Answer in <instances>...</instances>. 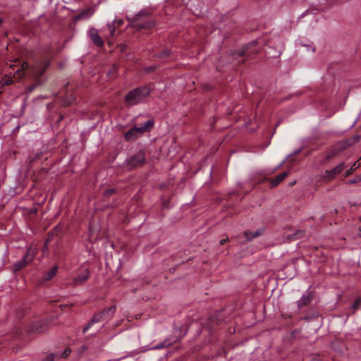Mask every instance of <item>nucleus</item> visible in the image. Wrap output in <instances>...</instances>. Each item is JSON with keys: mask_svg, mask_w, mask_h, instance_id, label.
I'll return each instance as SVG.
<instances>
[{"mask_svg": "<svg viewBox=\"0 0 361 361\" xmlns=\"http://www.w3.org/2000/svg\"><path fill=\"white\" fill-rule=\"evenodd\" d=\"M228 241V238L222 239L220 240V244L224 245L225 243Z\"/></svg>", "mask_w": 361, "mask_h": 361, "instance_id": "32", "label": "nucleus"}, {"mask_svg": "<svg viewBox=\"0 0 361 361\" xmlns=\"http://www.w3.org/2000/svg\"><path fill=\"white\" fill-rule=\"evenodd\" d=\"M345 168V164L344 162L340 163L336 167L331 170H326L325 171L324 178L327 180H331L334 179L337 175L340 174Z\"/></svg>", "mask_w": 361, "mask_h": 361, "instance_id": "7", "label": "nucleus"}, {"mask_svg": "<svg viewBox=\"0 0 361 361\" xmlns=\"http://www.w3.org/2000/svg\"><path fill=\"white\" fill-rule=\"evenodd\" d=\"M171 345H172V342L169 339L166 338L164 341L159 343V344H157L153 347H151L149 349L150 350H159V349H162V348H164L166 347H169Z\"/></svg>", "mask_w": 361, "mask_h": 361, "instance_id": "17", "label": "nucleus"}, {"mask_svg": "<svg viewBox=\"0 0 361 361\" xmlns=\"http://www.w3.org/2000/svg\"><path fill=\"white\" fill-rule=\"evenodd\" d=\"M360 181H361V174L357 176H356L353 179H350V180H348L346 182V183L348 184V185H353V184H355V183H357L358 182H360Z\"/></svg>", "mask_w": 361, "mask_h": 361, "instance_id": "24", "label": "nucleus"}, {"mask_svg": "<svg viewBox=\"0 0 361 361\" xmlns=\"http://www.w3.org/2000/svg\"><path fill=\"white\" fill-rule=\"evenodd\" d=\"M37 253V247L35 245H31L29 247L27 254L24 256V266L26 264L30 263L33 259L34 257Z\"/></svg>", "mask_w": 361, "mask_h": 361, "instance_id": "12", "label": "nucleus"}, {"mask_svg": "<svg viewBox=\"0 0 361 361\" xmlns=\"http://www.w3.org/2000/svg\"><path fill=\"white\" fill-rule=\"evenodd\" d=\"M90 278V271L88 269H85L80 274L73 279V285L80 286L84 283Z\"/></svg>", "mask_w": 361, "mask_h": 361, "instance_id": "10", "label": "nucleus"}, {"mask_svg": "<svg viewBox=\"0 0 361 361\" xmlns=\"http://www.w3.org/2000/svg\"><path fill=\"white\" fill-rule=\"evenodd\" d=\"M312 300V297L310 293L303 295L300 300H298V307L301 309L305 306H307Z\"/></svg>", "mask_w": 361, "mask_h": 361, "instance_id": "13", "label": "nucleus"}, {"mask_svg": "<svg viewBox=\"0 0 361 361\" xmlns=\"http://www.w3.org/2000/svg\"><path fill=\"white\" fill-rule=\"evenodd\" d=\"M247 54V50L246 49H244L241 51L240 53V55L241 56H245V54Z\"/></svg>", "mask_w": 361, "mask_h": 361, "instance_id": "33", "label": "nucleus"}, {"mask_svg": "<svg viewBox=\"0 0 361 361\" xmlns=\"http://www.w3.org/2000/svg\"><path fill=\"white\" fill-rule=\"evenodd\" d=\"M49 65V61L41 60L36 62V63L31 67V73L35 81L32 87L27 89L28 92H31L37 86L42 84V82L39 78L45 73Z\"/></svg>", "mask_w": 361, "mask_h": 361, "instance_id": "3", "label": "nucleus"}, {"mask_svg": "<svg viewBox=\"0 0 361 361\" xmlns=\"http://www.w3.org/2000/svg\"><path fill=\"white\" fill-rule=\"evenodd\" d=\"M89 35L92 41V42L97 47H102L104 44L103 39L99 35V32L97 29L94 27H91L89 30Z\"/></svg>", "mask_w": 361, "mask_h": 361, "instance_id": "9", "label": "nucleus"}, {"mask_svg": "<svg viewBox=\"0 0 361 361\" xmlns=\"http://www.w3.org/2000/svg\"><path fill=\"white\" fill-rule=\"evenodd\" d=\"M341 149H338V148H334L332 149H331L328 154L326 155V157H325V159L326 161H329L331 159H333L334 157H335L336 156H337L340 152H341Z\"/></svg>", "mask_w": 361, "mask_h": 361, "instance_id": "19", "label": "nucleus"}, {"mask_svg": "<svg viewBox=\"0 0 361 361\" xmlns=\"http://www.w3.org/2000/svg\"><path fill=\"white\" fill-rule=\"evenodd\" d=\"M357 163L361 162V157L359 159V160L357 161Z\"/></svg>", "mask_w": 361, "mask_h": 361, "instance_id": "36", "label": "nucleus"}, {"mask_svg": "<svg viewBox=\"0 0 361 361\" xmlns=\"http://www.w3.org/2000/svg\"><path fill=\"white\" fill-rule=\"evenodd\" d=\"M57 355H58V353H56V354L51 353L46 357L44 361H54L55 358L56 357L57 358Z\"/></svg>", "mask_w": 361, "mask_h": 361, "instance_id": "26", "label": "nucleus"}, {"mask_svg": "<svg viewBox=\"0 0 361 361\" xmlns=\"http://www.w3.org/2000/svg\"><path fill=\"white\" fill-rule=\"evenodd\" d=\"M92 322L90 321L87 326H85L83 329H82V333L85 334L90 329V327L92 326Z\"/></svg>", "mask_w": 361, "mask_h": 361, "instance_id": "30", "label": "nucleus"}, {"mask_svg": "<svg viewBox=\"0 0 361 361\" xmlns=\"http://www.w3.org/2000/svg\"><path fill=\"white\" fill-rule=\"evenodd\" d=\"M154 126V121L149 119L140 126H134L124 134V140L127 142L133 141L141 136L143 133L149 132Z\"/></svg>", "mask_w": 361, "mask_h": 361, "instance_id": "2", "label": "nucleus"}, {"mask_svg": "<svg viewBox=\"0 0 361 361\" xmlns=\"http://www.w3.org/2000/svg\"><path fill=\"white\" fill-rule=\"evenodd\" d=\"M148 68H149V70H152L153 67H149Z\"/></svg>", "mask_w": 361, "mask_h": 361, "instance_id": "37", "label": "nucleus"}, {"mask_svg": "<svg viewBox=\"0 0 361 361\" xmlns=\"http://www.w3.org/2000/svg\"><path fill=\"white\" fill-rule=\"evenodd\" d=\"M361 166V162L357 163L355 162L353 164V166L348 170L345 171L344 176L345 177L349 176L355 170L358 169Z\"/></svg>", "mask_w": 361, "mask_h": 361, "instance_id": "20", "label": "nucleus"}, {"mask_svg": "<svg viewBox=\"0 0 361 361\" xmlns=\"http://www.w3.org/2000/svg\"><path fill=\"white\" fill-rule=\"evenodd\" d=\"M122 23H123V21L121 20H119L118 21L114 20L113 23H109L107 25V27H108V30L109 32V35L111 37H113L115 34L116 27V24H117V26H119Z\"/></svg>", "mask_w": 361, "mask_h": 361, "instance_id": "18", "label": "nucleus"}, {"mask_svg": "<svg viewBox=\"0 0 361 361\" xmlns=\"http://www.w3.org/2000/svg\"><path fill=\"white\" fill-rule=\"evenodd\" d=\"M263 233H264V229L263 228H260V229H257L254 233H252L251 231H245L244 235H245V236L247 238V239L248 240H251L253 238H257V237L261 235Z\"/></svg>", "mask_w": 361, "mask_h": 361, "instance_id": "15", "label": "nucleus"}, {"mask_svg": "<svg viewBox=\"0 0 361 361\" xmlns=\"http://www.w3.org/2000/svg\"><path fill=\"white\" fill-rule=\"evenodd\" d=\"M149 94V87H140L130 91L125 97V102L128 106H134L142 102Z\"/></svg>", "mask_w": 361, "mask_h": 361, "instance_id": "1", "label": "nucleus"}, {"mask_svg": "<svg viewBox=\"0 0 361 361\" xmlns=\"http://www.w3.org/2000/svg\"><path fill=\"white\" fill-rule=\"evenodd\" d=\"M360 139V135H355L352 138L349 139L347 141L348 142V145H351L358 142Z\"/></svg>", "mask_w": 361, "mask_h": 361, "instance_id": "25", "label": "nucleus"}, {"mask_svg": "<svg viewBox=\"0 0 361 361\" xmlns=\"http://www.w3.org/2000/svg\"><path fill=\"white\" fill-rule=\"evenodd\" d=\"M360 303H361V298H357L354 301L353 304L350 307L351 313L353 314L355 312L357 309H358L360 307Z\"/></svg>", "mask_w": 361, "mask_h": 361, "instance_id": "21", "label": "nucleus"}, {"mask_svg": "<svg viewBox=\"0 0 361 361\" xmlns=\"http://www.w3.org/2000/svg\"><path fill=\"white\" fill-rule=\"evenodd\" d=\"M115 311H116V306L113 305L111 307H109V309L104 310H103L101 312L95 314L93 316L92 319H91V322H92V323L93 324H95V323L100 322H102L103 320L104 317L106 314L111 313V316H112L113 314L115 312Z\"/></svg>", "mask_w": 361, "mask_h": 361, "instance_id": "8", "label": "nucleus"}, {"mask_svg": "<svg viewBox=\"0 0 361 361\" xmlns=\"http://www.w3.org/2000/svg\"><path fill=\"white\" fill-rule=\"evenodd\" d=\"M22 267H23V261L18 262L14 266V271L16 272V271H20Z\"/></svg>", "mask_w": 361, "mask_h": 361, "instance_id": "27", "label": "nucleus"}, {"mask_svg": "<svg viewBox=\"0 0 361 361\" xmlns=\"http://www.w3.org/2000/svg\"><path fill=\"white\" fill-rule=\"evenodd\" d=\"M288 172L284 171L281 173V174L276 176L271 181V188H274L277 186L279 183H281L288 176Z\"/></svg>", "mask_w": 361, "mask_h": 361, "instance_id": "14", "label": "nucleus"}, {"mask_svg": "<svg viewBox=\"0 0 361 361\" xmlns=\"http://www.w3.org/2000/svg\"><path fill=\"white\" fill-rule=\"evenodd\" d=\"M10 68H12L13 73L9 72V75H6L0 80V85L1 86L13 83L16 80L20 79L22 76L20 71L23 69V63H21L20 61L11 62Z\"/></svg>", "mask_w": 361, "mask_h": 361, "instance_id": "4", "label": "nucleus"}, {"mask_svg": "<svg viewBox=\"0 0 361 361\" xmlns=\"http://www.w3.org/2000/svg\"><path fill=\"white\" fill-rule=\"evenodd\" d=\"M132 25L140 30L148 27L146 24L140 23L138 19L134 20Z\"/></svg>", "mask_w": 361, "mask_h": 361, "instance_id": "22", "label": "nucleus"}, {"mask_svg": "<svg viewBox=\"0 0 361 361\" xmlns=\"http://www.w3.org/2000/svg\"><path fill=\"white\" fill-rule=\"evenodd\" d=\"M88 348V347L85 345H82L79 349H78V353L79 354H82V353H84L85 350H87Z\"/></svg>", "mask_w": 361, "mask_h": 361, "instance_id": "31", "label": "nucleus"}, {"mask_svg": "<svg viewBox=\"0 0 361 361\" xmlns=\"http://www.w3.org/2000/svg\"><path fill=\"white\" fill-rule=\"evenodd\" d=\"M58 267L56 266L54 267L51 270L49 271L44 273L43 276V280L44 281H50L51 279H53L56 273H57Z\"/></svg>", "mask_w": 361, "mask_h": 361, "instance_id": "16", "label": "nucleus"}, {"mask_svg": "<svg viewBox=\"0 0 361 361\" xmlns=\"http://www.w3.org/2000/svg\"><path fill=\"white\" fill-rule=\"evenodd\" d=\"M23 64H24V71H25L26 68H27V63L24 61Z\"/></svg>", "mask_w": 361, "mask_h": 361, "instance_id": "34", "label": "nucleus"}, {"mask_svg": "<svg viewBox=\"0 0 361 361\" xmlns=\"http://www.w3.org/2000/svg\"><path fill=\"white\" fill-rule=\"evenodd\" d=\"M50 329V322L47 319L34 322L31 323L26 329L28 336H34L39 334L47 332Z\"/></svg>", "mask_w": 361, "mask_h": 361, "instance_id": "5", "label": "nucleus"}, {"mask_svg": "<svg viewBox=\"0 0 361 361\" xmlns=\"http://www.w3.org/2000/svg\"><path fill=\"white\" fill-rule=\"evenodd\" d=\"M170 55V51L168 50H165L162 52H161L159 55V57L164 58V57H168Z\"/></svg>", "mask_w": 361, "mask_h": 361, "instance_id": "29", "label": "nucleus"}, {"mask_svg": "<svg viewBox=\"0 0 361 361\" xmlns=\"http://www.w3.org/2000/svg\"><path fill=\"white\" fill-rule=\"evenodd\" d=\"M116 192V190L114 189V188H110V189H107L104 191V195L105 196H110L112 194H114V192Z\"/></svg>", "mask_w": 361, "mask_h": 361, "instance_id": "28", "label": "nucleus"}, {"mask_svg": "<svg viewBox=\"0 0 361 361\" xmlns=\"http://www.w3.org/2000/svg\"><path fill=\"white\" fill-rule=\"evenodd\" d=\"M20 126H18L16 127V129H17V130H19V129H20Z\"/></svg>", "mask_w": 361, "mask_h": 361, "instance_id": "35", "label": "nucleus"}, {"mask_svg": "<svg viewBox=\"0 0 361 361\" xmlns=\"http://www.w3.org/2000/svg\"><path fill=\"white\" fill-rule=\"evenodd\" d=\"M94 10L92 8H87L81 11L77 16H75V20H80L83 19H88L94 14Z\"/></svg>", "mask_w": 361, "mask_h": 361, "instance_id": "11", "label": "nucleus"}, {"mask_svg": "<svg viewBox=\"0 0 361 361\" xmlns=\"http://www.w3.org/2000/svg\"><path fill=\"white\" fill-rule=\"evenodd\" d=\"M71 353V350L69 348H66L61 355L58 354L57 359H59L61 357L66 358L70 355Z\"/></svg>", "mask_w": 361, "mask_h": 361, "instance_id": "23", "label": "nucleus"}, {"mask_svg": "<svg viewBox=\"0 0 361 361\" xmlns=\"http://www.w3.org/2000/svg\"><path fill=\"white\" fill-rule=\"evenodd\" d=\"M145 160L144 152H139L135 155L126 159V165L128 168L132 169L141 166L145 162Z\"/></svg>", "mask_w": 361, "mask_h": 361, "instance_id": "6", "label": "nucleus"}]
</instances>
